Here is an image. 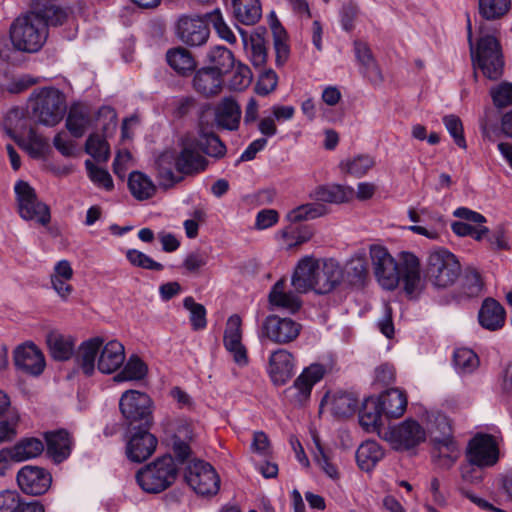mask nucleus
I'll return each mask as SVG.
<instances>
[{"instance_id":"13d9d810","label":"nucleus","mask_w":512,"mask_h":512,"mask_svg":"<svg viewBox=\"0 0 512 512\" xmlns=\"http://www.w3.org/2000/svg\"><path fill=\"white\" fill-rule=\"evenodd\" d=\"M126 258L134 267L153 271H161L164 268L161 263L154 261L147 254L137 249H128L126 251Z\"/></svg>"},{"instance_id":"39448f33","label":"nucleus","mask_w":512,"mask_h":512,"mask_svg":"<svg viewBox=\"0 0 512 512\" xmlns=\"http://www.w3.org/2000/svg\"><path fill=\"white\" fill-rule=\"evenodd\" d=\"M177 474L174 459L165 455L142 467L136 474V481L145 492L160 493L175 482Z\"/></svg>"},{"instance_id":"20e7f679","label":"nucleus","mask_w":512,"mask_h":512,"mask_svg":"<svg viewBox=\"0 0 512 512\" xmlns=\"http://www.w3.org/2000/svg\"><path fill=\"white\" fill-rule=\"evenodd\" d=\"M467 30L474 68L481 70L483 75L490 80L499 79L503 74L504 67L499 42L495 37L485 35L479 39L476 48H474L472 42L471 22L469 19Z\"/></svg>"},{"instance_id":"a18cd8bd","label":"nucleus","mask_w":512,"mask_h":512,"mask_svg":"<svg viewBox=\"0 0 512 512\" xmlns=\"http://www.w3.org/2000/svg\"><path fill=\"white\" fill-rule=\"evenodd\" d=\"M454 367L460 374H470L479 366L477 354L469 348H458L453 354Z\"/></svg>"},{"instance_id":"7c9ffc66","label":"nucleus","mask_w":512,"mask_h":512,"mask_svg":"<svg viewBox=\"0 0 512 512\" xmlns=\"http://www.w3.org/2000/svg\"><path fill=\"white\" fill-rule=\"evenodd\" d=\"M168 65L180 76H189L196 68V61L189 50L183 47L171 48L166 52Z\"/></svg>"},{"instance_id":"7ed1b4c3","label":"nucleus","mask_w":512,"mask_h":512,"mask_svg":"<svg viewBox=\"0 0 512 512\" xmlns=\"http://www.w3.org/2000/svg\"><path fill=\"white\" fill-rule=\"evenodd\" d=\"M9 36L16 50L36 53L41 50L47 40L48 25L39 13L27 12L12 22Z\"/></svg>"},{"instance_id":"cd10ccee","label":"nucleus","mask_w":512,"mask_h":512,"mask_svg":"<svg viewBox=\"0 0 512 512\" xmlns=\"http://www.w3.org/2000/svg\"><path fill=\"white\" fill-rule=\"evenodd\" d=\"M73 274L70 262L60 260L55 264L53 273L50 276L52 288L63 300H66L73 291V287L69 283Z\"/></svg>"},{"instance_id":"de8ad7c7","label":"nucleus","mask_w":512,"mask_h":512,"mask_svg":"<svg viewBox=\"0 0 512 512\" xmlns=\"http://www.w3.org/2000/svg\"><path fill=\"white\" fill-rule=\"evenodd\" d=\"M192 439V430L189 425H181L172 439V449L176 458L184 462L191 454L188 441Z\"/></svg>"},{"instance_id":"09e8293b","label":"nucleus","mask_w":512,"mask_h":512,"mask_svg":"<svg viewBox=\"0 0 512 512\" xmlns=\"http://www.w3.org/2000/svg\"><path fill=\"white\" fill-rule=\"evenodd\" d=\"M205 21L211 25L217 35L226 42L233 44L236 42V36L224 20L223 14L219 8L205 14Z\"/></svg>"},{"instance_id":"680f3d73","label":"nucleus","mask_w":512,"mask_h":512,"mask_svg":"<svg viewBox=\"0 0 512 512\" xmlns=\"http://www.w3.org/2000/svg\"><path fill=\"white\" fill-rule=\"evenodd\" d=\"M286 33L281 27H274L273 40L276 53V64L282 66L289 58L290 48L287 44Z\"/></svg>"},{"instance_id":"6e6d98bb","label":"nucleus","mask_w":512,"mask_h":512,"mask_svg":"<svg viewBox=\"0 0 512 512\" xmlns=\"http://www.w3.org/2000/svg\"><path fill=\"white\" fill-rule=\"evenodd\" d=\"M183 306L190 312V322L194 330H202L207 325L206 309L189 296L183 300Z\"/></svg>"},{"instance_id":"a878e982","label":"nucleus","mask_w":512,"mask_h":512,"mask_svg":"<svg viewBox=\"0 0 512 512\" xmlns=\"http://www.w3.org/2000/svg\"><path fill=\"white\" fill-rule=\"evenodd\" d=\"M101 337H94L84 341L76 353V362L86 376L93 375L95 371V361L99 356V351L103 345Z\"/></svg>"},{"instance_id":"3c124183","label":"nucleus","mask_w":512,"mask_h":512,"mask_svg":"<svg viewBox=\"0 0 512 512\" xmlns=\"http://www.w3.org/2000/svg\"><path fill=\"white\" fill-rule=\"evenodd\" d=\"M375 164V160L368 154H361L352 159H348L341 163V168L349 174L362 177L364 176Z\"/></svg>"},{"instance_id":"bf43d9fd","label":"nucleus","mask_w":512,"mask_h":512,"mask_svg":"<svg viewBox=\"0 0 512 512\" xmlns=\"http://www.w3.org/2000/svg\"><path fill=\"white\" fill-rule=\"evenodd\" d=\"M85 167L87 169L90 180L95 185L108 191L113 188V180L107 170L97 167L91 160L85 161Z\"/></svg>"},{"instance_id":"69168bd1","label":"nucleus","mask_w":512,"mask_h":512,"mask_svg":"<svg viewBox=\"0 0 512 512\" xmlns=\"http://www.w3.org/2000/svg\"><path fill=\"white\" fill-rule=\"evenodd\" d=\"M313 459L328 477L334 480L339 478L337 467L331 463L329 457L318 442L316 443Z\"/></svg>"},{"instance_id":"c85d7f7f","label":"nucleus","mask_w":512,"mask_h":512,"mask_svg":"<svg viewBox=\"0 0 512 512\" xmlns=\"http://www.w3.org/2000/svg\"><path fill=\"white\" fill-rule=\"evenodd\" d=\"M47 453L56 461L66 459L71 451V440L65 430L50 431L45 433Z\"/></svg>"},{"instance_id":"49530a36","label":"nucleus","mask_w":512,"mask_h":512,"mask_svg":"<svg viewBox=\"0 0 512 512\" xmlns=\"http://www.w3.org/2000/svg\"><path fill=\"white\" fill-rule=\"evenodd\" d=\"M327 213V208L324 204L313 202L300 205L295 209L291 210L287 218L291 222H301L316 219Z\"/></svg>"},{"instance_id":"f704fd0d","label":"nucleus","mask_w":512,"mask_h":512,"mask_svg":"<svg viewBox=\"0 0 512 512\" xmlns=\"http://www.w3.org/2000/svg\"><path fill=\"white\" fill-rule=\"evenodd\" d=\"M232 6L236 19L245 25H254L261 18L259 0H232Z\"/></svg>"},{"instance_id":"0e129e2a","label":"nucleus","mask_w":512,"mask_h":512,"mask_svg":"<svg viewBox=\"0 0 512 512\" xmlns=\"http://www.w3.org/2000/svg\"><path fill=\"white\" fill-rule=\"evenodd\" d=\"M443 123L452 136L455 144L460 148L465 149L467 147L466 140L463 133V125L460 118L456 115H446L443 117Z\"/></svg>"},{"instance_id":"0eeeda50","label":"nucleus","mask_w":512,"mask_h":512,"mask_svg":"<svg viewBox=\"0 0 512 512\" xmlns=\"http://www.w3.org/2000/svg\"><path fill=\"white\" fill-rule=\"evenodd\" d=\"M33 117L41 124L54 126L58 124L65 113V98L56 88H42L33 94Z\"/></svg>"},{"instance_id":"c9c22d12","label":"nucleus","mask_w":512,"mask_h":512,"mask_svg":"<svg viewBox=\"0 0 512 512\" xmlns=\"http://www.w3.org/2000/svg\"><path fill=\"white\" fill-rule=\"evenodd\" d=\"M435 452L433 456L438 458V464L445 468H450L459 457V449L450 435H445L441 439H435Z\"/></svg>"},{"instance_id":"f8f14e48","label":"nucleus","mask_w":512,"mask_h":512,"mask_svg":"<svg viewBox=\"0 0 512 512\" xmlns=\"http://www.w3.org/2000/svg\"><path fill=\"white\" fill-rule=\"evenodd\" d=\"M301 325L288 317L277 315L267 316L262 324L260 337L275 344H287L294 341L300 334Z\"/></svg>"},{"instance_id":"8fccbe9b","label":"nucleus","mask_w":512,"mask_h":512,"mask_svg":"<svg viewBox=\"0 0 512 512\" xmlns=\"http://www.w3.org/2000/svg\"><path fill=\"white\" fill-rule=\"evenodd\" d=\"M90 123L87 112L80 107H72L66 119V127L76 138L81 137Z\"/></svg>"},{"instance_id":"6ab92c4d","label":"nucleus","mask_w":512,"mask_h":512,"mask_svg":"<svg viewBox=\"0 0 512 512\" xmlns=\"http://www.w3.org/2000/svg\"><path fill=\"white\" fill-rule=\"evenodd\" d=\"M157 446V439L149 433V428H138L126 445V454L133 462H143L148 459Z\"/></svg>"},{"instance_id":"ea45409f","label":"nucleus","mask_w":512,"mask_h":512,"mask_svg":"<svg viewBox=\"0 0 512 512\" xmlns=\"http://www.w3.org/2000/svg\"><path fill=\"white\" fill-rule=\"evenodd\" d=\"M207 60L211 64L210 69L217 70L220 75L228 73L234 66L233 53L224 46H215L207 53Z\"/></svg>"},{"instance_id":"c03bdc74","label":"nucleus","mask_w":512,"mask_h":512,"mask_svg":"<svg viewBox=\"0 0 512 512\" xmlns=\"http://www.w3.org/2000/svg\"><path fill=\"white\" fill-rule=\"evenodd\" d=\"M196 145L198 149L200 148L206 155L216 159L223 158L227 152L226 145L221 141L219 136L212 132H201Z\"/></svg>"},{"instance_id":"f257e3e1","label":"nucleus","mask_w":512,"mask_h":512,"mask_svg":"<svg viewBox=\"0 0 512 512\" xmlns=\"http://www.w3.org/2000/svg\"><path fill=\"white\" fill-rule=\"evenodd\" d=\"M369 256L375 278L383 289L392 291L402 281L403 290L410 299L418 298L423 292L425 282L421 277V264L416 255L402 251L395 259L386 247L371 245Z\"/></svg>"},{"instance_id":"393cba45","label":"nucleus","mask_w":512,"mask_h":512,"mask_svg":"<svg viewBox=\"0 0 512 512\" xmlns=\"http://www.w3.org/2000/svg\"><path fill=\"white\" fill-rule=\"evenodd\" d=\"M318 262L307 257L298 263L291 280L292 286L298 293H306L313 290Z\"/></svg>"},{"instance_id":"a211bd4d","label":"nucleus","mask_w":512,"mask_h":512,"mask_svg":"<svg viewBox=\"0 0 512 512\" xmlns=\"http://www.w3.org/2000/svg\"><path fill=\"white\" fill-rule=\"evenodd\" d=\"M14 364L17 369L25 373L38 376L45 368V359L36 345L28 343L15 349Z\"/></svg>"},{"instance_id":"e2e57ef3","label":"nucleus","mask_w":512,"mask_h":512,"mask_svg":"<svg viewBox=\"0 0 512 512\" xmlns=\"http://www.w3.org/2000/svg\"><path fill=\"white\" fill-rule=\"evenodd\" d=\"M278 84V76L272 69H264L258 77L255 92L259 96H267L272 93Z\"/></svg>"},{"instance_id":"603ef678","label":"nucleus","mask_w":512,"mask_h":512,"mask_svg":"<svg viewBox=\"0 0 512 512\" xmlns=\"http://www.w3.org/2000/svg\"><path fill=\"white\" fill-rule=\"evenodd\" d=\"M510 0H479V12L487 20L502 17L510 8Z\"/></svg>"},{"instance_id":"f3484780","label":"nucleus","mask_w":512,"mask_h":512,"mask_svg":"<svg viewBox=\"0 0 512 512\" xmlns=\"http://www.w3.org/2000/svg\"><path fill=\"white\" fill-rule=\"evenodd\" d=\"M51 475L37 466H24L17 474L20 489L29 495L44 494L51 485Z\"/></svg>"},{"instance_id":"72a5a7b5","label":"nucleus","mask_w":512,"mask_h":512,"mask_svg":"<svg viewBox=\"0 0 512 512\" xmlns=\"http://www.w3.org/2000/svg\"><path fill=\"white\" fill-rule=\"evenodd\" d=\"M269 302L274 307L283 308L293 313L301 306L298 296L291 292H285V281L283 279L273 285L269 293Z\"/></svg>"},{"instance_id":"5fc2aeb1","label":"nucleus","mask_w":512,"mask_h":512,"mask_svg":"<svg viewBox=\"0 0 512 512\" xmlns=\"http://www.w3.org/2000/svg\"><path fill=\"white\" fill-rule=\"evenodd\" d=\"M483 281L479 272L471 267H468L464 272V277L461 283L462 292L467 297H477L483 291Z\"/></svg>"},{"instance_id":"dca6fc26","label":"nucleus","mask_w":512,"mask_h":512,"mask_svg":"<svg viewBox=\"0 0 512 512\" xmlns=\"http://www.w3.org/2000/svg\"><path fill=\"white\" fill-rule=\"evenodd\" d=\"M176 35L186 45L197 47L208 41L210 31L201 18L183 15L176 23Z\"/></svg>"},{"instance_id":"2eb2a0df","label":"nucleus","mask_w":512,"mask_h":512,"mask_svg":"<svg viewBox=\"0 0 512 512\" xmlns=\"http://www.w3.org/2000/svg\"><path fill=\"white\" fill-rule=\"evenodd\" d=\"M242 320L239 315H231L226 323L223 336L225 349L230 353L235 364L245 367L249 363L247 349L242 343Z\"/></svg>"},{"instance_id":"4be33fe9","label":"nucleus","mask_w":512,"mask_h":512,"mask_svg":"<svg viewBox=\"0 0 512 512\" xmlns=\"http://www.w3.org/2000/svg\"><path fill=\"white\" fill-rule=\"evenodd\" d=\"M294 357L285 350L278 349L269 357V375L276 385H284L294 374Z\"/></svg>"},{"instance_id":"b1692460","label":"nucleus","mask_w":512,"mask_h":512,"mask_svg":"<svg viewBox=\"0 0 512 512\" xmlns=\"http://www.w3.org/2000/svg\"><path fill=\"white\" fill-rule=\"evenodd\" d=\"M223 76L217 70L204 67L199 69L193 78L194 89L205 97L218 95L223 87Z\"/></svg>"},{"instance_id":"aec40b11","label":"nucleus","mask_w":512,"mask_h":512,"mask_svg":"<svg viewBox=\"0 0 512 512\" xmlns=\"http://www.w3.org/2000/svg\"><path fill=\"white\" fill-rule=\"evenodd\" d=\"M316 277L314 279L313 291L317 294L331 292L342 280L343 272L333 259L318 262Z\"/></svg>"},{"instance_id":"4c0bfd02","label":"nucleus","mask_w":512,"mask_h":512,"mask_svg":"<svg viewBox=\"0 0 512 512\" xmlns=\"http://www.w3.org/2000/svg\"><path fill=\"white\" fill-rule=\"evenodd\" d=\"M353 194V189L345 188L341 185L320 186L314 190L311 196L319 202L325 203H343Z\"/></svg>"},{"instance_id":"1a4fd4ad","label":"nucleus","mask_w":512,"mask_h":512,"mask_svg":"<svg viewBox=\"0 0 512 512\" xmlns=\"http://www.w3.org/2000/svg\"><path fill=\"white\" fill-rule=\"evenodd\" d=\"M379 436L394 449L407 451L425 442L426 430L418 421L407 418L397 425L379 431Z\"/></svg>"},{"instance_id":"a19ab883","label":"nucleus","mask_w":512,"mask_h":512,"mask_svg":"<svg viewBox=\"0 0 512 512\" xmlns=\"http://www.w3.org/2000/svg\"><path fill=\"white\" fill-rule=\"evenodd\" d=\"M128 186L131 194L138 200L149 199L156 192V187L151 179L139 171L130 174Z\"/></svg>"},{"instance_id":"052dcab7","label":"nucleus","mask_w":512,"mask_h":512,"mask_svg":"<svg viewBox=\"0 0 512 512\" xmlns=\"http://www.w3.org/2000/svg\"><path fill=\"white\" fill-rule=\"evenodd\" d=\"M493 104L498 109L512 105V83L501 82L490 89Z\"/></svg>"},{"instance_id":"bb28decb","label":"nucleus","mask_w":512,"mask_h":512,"mask_svg":"<svg viewBox=\"0 0 512 512\" xmlns=\"http://www.w3.org/2000/svg\"><path fill=\"white\" fill-rule=\"evenodd\" d=\"M383 414L388 418L401 417L407 408L408 399L404 391L398 388H391L381 394L378 398Z\"/></svg>"},{"instance_id":"c756f323","label":"nucleus","mask_w":512,"mask_h":512,"mask_svg":"<svg viewBox=\"0 0 512 512\" xmlns=\"http://www.w3.org/2000/svg\"><path fill=\"white\" fill-rule=\"evenodd\" d=\"M479 323L488 330H497L504 325L505 310L494 299H486L479 311Z\"/></svg>"},{"instance_id":"37998d69","label":"nucleus","mask_w":512,"mask_h":512,"mask_svg":"<svg viewBox=\"0 0 512 512\" xmlns=\"http://www.w3.org/2000/svg\"><path fill=\"white\" fill-rule=\"evenodd\" d=\"M148 372L146 364L136 355L131 356L123 369L114 376L116 382L142 380Z\"/></svg>"},{"instance_id":"4d7b16f0","label":"nucleus","mask_w":512,"mask_h":512,"mask_svg":"<svg viewBox=\"0 0 512 512\" xmlns=\"http://www.w3.org/2000/svg\"><path fill=\"white\" fill-rule=\"evenodd\" d=\"M244 42L252 65L256 68L263 67L267 61V52L263 40L257 37L251 38L249 43L244 39Z\"/></svg>"},{"instance_id":"9b49d317","label":"nucleus","mask_w":512,"mask_h":512,"mask_svg":"<svg viewBox=\"0 0 512 512\" xmlns=\"http://www.w3.org/2000/svg\"><path fill=\"white\" fill-rule=\"evenodd\" d=\"M187 484L199 495L213 496L220 489V478L216 470L207 462H191L185 471Z\"/></svg>"},{"instance_id":"423d86ee","label":"nucleus","mask_w":512,"mask_h":512,"mask_svg":"<svg viewBox=\"0 0 512 512\" xmlns=\"http://www.w3.org/2000/svg\"><path fill=\"white\" fill-rule=\"evenodd\" d=\"M461 273L457 257L445 248L432 250L427 258L426 277L436 288L453 285Z\"/></svg>"},{"instance_id":"473e14b6","label":"nucleus","mask_w":512,"mask_h":512,"mask_svg":"<svg viewBox=\"0 0 512 512\" xmlns=\"http://www.w3.org/2000/svg\"><path fill=\"white\" fill-rule=\"evenodd\" d=\"M384 451L376 441H365L356 451V461L363 471H371L383 458Z\"/></svg>"},{"instance_id":"ddd939ff","label":"nucleus","mask_w":512,"mask_h":512,"mask_svg":"<svg viewBox=\"0 0 512 512\" xmlns=\"http://www.w3.org/2000/svg\"><path fill=\"white\" fill-rule=\"evenodd\" d=\"M326 368L321 364H311L296 378L293 385L285 390L286 398L294 405L304 404L311 395L313 386L325 375Z\"/></svg>"},{"instance_id":"5701e85b","label":"nucleus","mask_w":512,"mask_h":512,"mask_svg":"<svg viewBox=\"0 0 512 512\" xmlns=\"http://www.w3.org/2000/svg\"><path fill=\"white\" fill-rule=\"evenodd\" d=\"M125 361L124 346L117 340H111L102 345L97 368L103 374H111L117 371Z\"/></svg>"},{"instance_id":"4468645a","label":"nucleus","mask_w":512,"mask_h":512,"mask_svg":"<svg viewBox=\"0 0 512 512\" xmlns=\"http://www.w3.org/2000/svg\"><path fill=\"white\" fill-rule=\"evenodd\" d=\"M467 459L478 468L494 466L499 460V449L495 439L489 434H478L468 445Z\"/></svg>"},{"instance_id":"6e6552de","label":"nucleus","mask_w":512,"mask_h":512,"mask_svg":"<svg viewBox=\"0 0 512 512\" xmlns=\"http://www.w3.org/2000/svg\"><path fill=\"white\" fill-rule=\"evenodd\" d=\"M120 411L129 426L150 428L152 424V401L143 392L128 390L119 401Z\"/></svg>"},{"instance_id":"412c9836","label":"nucleus","mask_w":512,"mask_h":512,"mask_svg":"<svg viewBox=\"0 0 512 512\" xmlns=\"http://www.w3.org/2000/svg\"><path fill=\"white\" fill-rule=\"evenodd\" d=\"M241 115V108L232 97L223 98L214 108V122L218 129L238 130Z\"/></svg>"},{"instance_id":"774afa93","label":"nucleus","mask_w":512,"mask_h":512,"mask_svg":"<svg viewBox=\"0 0 512 512\" xmlns=\"http://www.w3.org/2000/svg\"><path fill=\"white\" fill-rule=\"evenodd\" d=\"M23 498L15 490L0 492V512H17Z\"/></svg>"},{"instance_id":"338daca9","label":"nucleus","mask_w":512,"mask_h":512,"mask_svg":"<svg viewBox=\"0 0 512 512\" xmlns=\"http://www.w3.org/2000/svg\"><path fill=\"white\" fill-rule=\"evenodd\" d=\"M358 13L359 7L354 1H349L342 6L340 10V22L345 31L349 32L354 29Z\"/></svg>"},{"instance_id":"864d4df0","label":"nucleus","mask_w":512,"mask_h":512,"mask_svg":"<svg viewBox=\"0 0 512 512\" xmlns=\"http://www.w3.org/2000/svg\"><path fill=\"white\" fill-rule=\"evenodd\" d=\"M85 151L96 161L106 162L110 156L107 141L98 134H91L85 144Z\"/></svg>"},{"instance_id":"79ce46f5","label":"nucleus","mask_w":512,"mask_h":512,"mask_svg":"<svg viewBox=\"0 0 512 512\" xmlns=\"http://www.w3.org/2000/svg\"><path fill=\"white\" fill-rule=\"evenodd\" d=\"M47 344L50 353L55 360L65 361L68 360L73 354V341L61 334L54 332L49 333L47 336Z\"/></svg>"},{"instance_id":"e433bc0d","label":"nucleus","mask_w":512,"mask_h":512,"mask_svg":"<svg viewBox=\"0 0 512 512\" xmlns=\"http://www.w3.org/2000/svg\"><path fill=\"white\" fill-rule=\"evenodd\" d=\"M11 460L17 462L35 458L44 451V444L38 438H25L19 441L11 449H8Z\"/></svg>"},{"instance_id":"2f4dec72","label":"nucleus","mask_w":512,"mask_h":512,"mask_svg":"<svg viewBox=\"0 0 512 512\" xmlns=\"http://www.w3.org/2000/svg\"><path fill=\"white\" fill-rule=\"evenodd\" d=\"M383 414L378 398L369 397L365 399L361 409L359 410L360 425L367 432L377 431L381 424V415Z\"/></svg>"},{"instance_id":"58836bf2","label":"nucleus","mask_w":512,"mask_h":512,"mask_svg":"<svg viewBox=\"0 0 512 512\" xmlns=\"http://www.w3.org/2000/svg\"><path fill=\"white\" fill-rule=\"evenodd\" d=\"M359 400L352 392L338 391L332 397L331 411L339 417L352 416L358 409Z\"/></svg>"},{"instance_id":"f03ea898","label":"nucleus","mask_w":512,"mask_h":512,"mask_svg":"<svg viewBox=\"0 0 512 512\" xmlns=\"http://www.w3.org/2000/svg\"><path fill=\"white\" fill-rule=\"evenodd\" d=\"M159 183L170 188L183 180V175H195L204 171L208 161L200 153L196 143L188 142L179 152L166 150L156 159Z\"/></svg>"},{"instance_id":"9d476101","label":"nucleus","mask_w":512,"mask_h":512,"mask_svg":"<svg viewBox=\"0 0 512 512\" xmlns=\"http://www.w3.org/2000/svg\"><path fill=\"white\" fill-rule=\"evenodd\" d=\"M19 214L24 220L35 221L46 226L51 219L49 207L37 199L35 190L24 181L15 185Z\"/></svg>"}]
</instances>
